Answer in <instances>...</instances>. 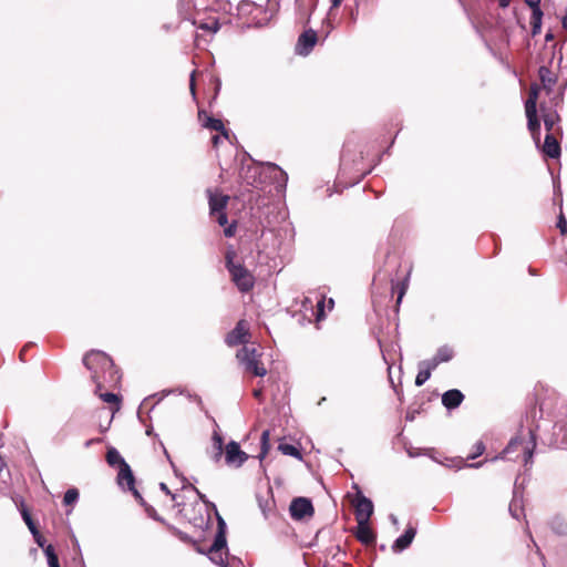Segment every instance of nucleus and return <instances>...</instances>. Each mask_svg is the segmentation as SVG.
Here are the masks:
<instances>
[{"mask_svg":"<svg viewBox=\"0 0 567 567\" xmlns=\"http://www.w3.org/2000/svg\"><path fill=\"white\" fill-rule=\"evenodd\" d=\"M215 215L216 220L220 226H226L228 224V217L225 210L217 212Z\"/></svg>","mask_w":567,"mask_h":567,"instance_id":"de8ad7c7","label":"nucleus"},{"mask_svg":"<svg viewBox=\"0 0 567 567\" xmlns=\"http://www.w3.org/2000/svg\"><path fill=\"white\" fill-rule=\"evenodd\" d=\"M563 28L567 30V14L561 20Z\"/></svg>","mask_w":567,"mask_h":567,"instance_id":"774afa93","label":"nucleus"},{"mask_svg":"<svg viewBox=\"0 0 567 567\" xmlns=\"http://www.w3.org/2000/svg\"><path fill=\"white\" fill-rule=\"evenodd\" d=\"M485 451V445L482 441H478L474 445V451L467 455V460H475L481 456Z\"/></svg>","mask_w":567,"mask_h":567,"instance_id":"4c0bfd02","label":"nucleus"},{"mask_svg":"<svg viewBox=\"0 0 567 567\" xmlns=\"http://www.w3.org/2000/svg\"><path fill=\"white\" fill-rule=\"evenodd\" d=\"M236 357L241 364V363L247 362L248 360L260 359L261 353H259L257 351V349H255V348H249L247 346H244L241 349H239L237 351Z\"/></svg>","mask_w":567,"mask_h":567,"instance_id":"393cba45","label":"nucleus"},{"mask_svg":"<svg viewBox=\"0 0 567 567\" xmlns=\"http://www.w3.org/2000/svg\"><path fill=\"white\" fill-rule=\"evenodd\" d=\"M159 488L163 491L166 495H169L173 501L176 499V494L172 493L168 486L165 483H159Z\"/></svg>","mask_w":567,"mask_h":567,"instance_id":"603ef678","label":"nucleus"},{"mask_svg":"<svg viewBox=\"0 0 567 567\" xmlns=\"http://www.w3.org/2000/svg\"><path fill=\"white\" fill-rule=\"evenodd\" d=\"M198 118L202 122L203 127L220 132L224 138L229 140V132L226 130L220 118L208 115L205 110L198 111Z\"/></svg>","mask_w":567,"mask_h":567,"instance_id":"1a4fd4ad","label":"nucleus"},{"mask_svg":"<svg viewBox=\"0 0 567 567\" xmlns=\"http://www.w3.org/2000/svg\"><path fill=\"white\" fill-rule=\"evenodd\" d=\"M235 229H236V224H231V225H228L225 229H224V234L226 237H233L235 235Z\"/></svg>","mask_w":567,"mask_h":567,"instance_id":"864d4df0","label":"nucleus"},{"mask_svg":"<svg viewBox=\"0 0 567 567\" xmlns=\"http://www.w3.org/2000/svg\"><path fill=\"white\" fill-rule=\"evenodd\" d=\"M543 12L535 11V13H532V34L537 35L540 33L542 30V19H543Z\"/></svg>","mask_w":567,"mask_h":567,"instance_id":"72a5a7b5","label":"nucleus"},{"mask_svg":"<svg viewBox=\"0 0 567 567\" xmlns=\"http://www.w3.org/2000/svg\"><path fill=\"white\" fill-rule=\"evenodd\" d=\"M255 8V3L249 0H243L239 2L237 10L240 16L250 14L252 9Z\"/></svg>","mask_w":567,"mask_h":567,"instance_id":"f704fd0d","label":"nucleus"},{"mask_svg":"<svg viewBox=\"0 0 567 567\" xmlns=\"http://www.w3.org/2000/svg\"><path fill=\"white\" fill-rule=\"evenodd\" d=\"M270 172V174H274V178L277 183V189H285L287 182H288V175L287 173L281 169L277 164L274 163H266L265 164Z\"/></svg>","mask_w":567,"mask_h":567,"instance_id":"412c9836","label":"nucleus"},{"mask_svg":"<svg viewBox=\"0 0 567 567\" xmlns=\"http://www.w3.org/2000/svg\"><path fill=\"white\" fill-rule=\"evenodd\" d=\"M511 3V0H499L501 8H507Z\"/></svg>","mask_w":567,"mask_h":567,"instance_id":"680f3d73","label":"nucleus"},{"mask_svg":"<svg viewBox=\"0 0 567 567\" xmlns=\"http://www.w3.org/2000/svg\"><path fill=\"white\" fill-rule=\"evenodd\" d=\"M530 100H533V101H534V104H536V100H537V89H536V87H534V86H533V87H532V90H530V94H529V96H528L527 101H530Z\"/></svg>","mask_w":567,"mask_h":567,"instance_id":"4d7b16f0","label":"nucleus"},{"mask_svg":"<svg viewBox=\"0 0 567 567\" xmlns=\"http://www.w3.org/2000/svg\"><path fill=\"white\" fill-rule=\"evenodd\" d=\"M208 197L209 213L214 216L217 212L226 210L229 196L223 195L217 190H212L208 188L206 190Z\"/></svg>","mask_w":567,"mask_h":567,"instance_id":"f8f14e48","label":"nucleus"},{"mask_svg":"<svg viewBox=\"0 0 567 567\" xmlns=\"http://www.w3.org/2000/svg\"><path fill=\"white\" fill-rule=\"evenodd\" d=\"M236 251L233 247L227 248L225 252V266L233 282L240 292H248L254 288L255 279L248 269L240 262H235Z\"/></svg>","mask_w":567,"mask_h":567,"instance_id":"f03ea898","label":"nucleus"},{"mask_svg":"<svg viewBox=\"0 0 567 567\" xmlns=\"http://www.w3.org/2000/svg\"><path fill=\"white\" fill-rule=\"evenodd\" d=\"M223 453H224L223 449H217V450L213 449L210 458L213 460V462L218 463L223 457Z\"/></svg>","mask_w":567,"mask_h":567,"instance_id":"8fccbe9b","label":"nucleus"},{"mask_svg":"<svg viewBox=\"0 0 567 567\" xmlns=\"http://www.w3.org/2000/svg\"><path fill=\"white\" fill-rule=\"evenodd\" d=\"M307 12V0H295V16Z\"/></svg>","mask_w":567,"mask_h":567,"instance_id":"37998d69","label":"nucleus"},{"mask_svg":"<svg viewBox=\"0 0 567 567\" xmlns=\"http://www.w3.org/2000/svg\"><path fill=\"white\" fill-rule=\"evenodd\" d=\"M556 226L559 229L561 236H567V220L563 213H560L557 217Z\"/></svg>","mask_w":567,"mask_h":567,"instance_id":"58836bf2","label":"nucleus"},{"mask_svg":"<svg viewBox=\"0 0 567 567\" xmlns=\"http://www.w3.org/2000/svg\"><path fill=\"white\" fill-rule=\"evenodd\" d=\"M508 511L515 519H519L520 514H523V506L520 501H518L517 493L514 492V496L512 502L509 503Z\"/></svg>","mask_w":567,"mask_h":567,"instance_id":"7c9ffc66","label":"nucleus"},{"mask_svg":"<svg viewBox=\"0 0 567 567\" xmlns=\"http://www.w3.org/2000/svg\"><path fill=\"white\" fill-rule=\"evenodd\" d=\"M128 492H131L133 494L134 498L138 502V504L141 506L144 507L147 505V503L143 498L142 494L136 489V487H134L133 489H130Z\"/></svg>","mask_w":567,"mask_h":567,"instance_id":"09e8293b","label":"nucleus"},{"mask_svg":"<svg viewBox=\"0 0 567 567\" xmlns=\"http://www.w3.org/2000/svg\"><path fill=\"white\" fill-rule=\"evenodd\" d=\"M289 512L293 519L301 520L308 516L311 517L315 508L310 498L296 497L290 503Z\"/></svg>","mask_w":567,"mask_h":567,"instance_id":"39448f33","label":"nucleus"},{"mask_svg":"<svg viewBox=\"0 0 567 567\" xmlns=\"http://www.w3.org/2000/svg\"><path fill=\"white\" fill-rule=\"evenodd\" d=\"M209 30L214 33L217 32L219 30V23L217 21H214Z\"/></svg>","mask_w":567,"mask_h":567,"instance_id":"052dcab7","label":"nucleus"},{"mask_svg":"<svg viewBox=\"0 0 567 567\" xmlns=\"http://www.w3.org/2000/svg\"><path fill=\"white\" fill-rule=\"evenodd\" d=\"M240 178L249 186H256L261 181L260 167L255 165L243 166Z\"/></svg>","mask_w":567,"mask_h":567,"instance_id":"2eb2a0df","label":"nucleus"},{"mask_svg":"<svg viewBox=\"0 0 567 567\" xmlns=\"http://www.w3.org/2000/svg\"><path fill=\"white\" fill-rule=\"evenodd\" d=\"M80 493L75 487L69 488L63 496V504L65 506H71L79 501Z\"/></svg>","mask_w":567,"mask_h":567,"instance_id":"473e14b6","label":"nucleus"},{"mask_svg":"<svg viewBox=\"0 0 567 567\" xmlns=\"http://www.w3.org/2000/svg\"><path fill=\"white\" fill-rule=\"evenodd\" d=\"M389 518H390V520L392 522V524H393V525H395V526H398V525H399V520H398V518H396V516H395V515L391 514V515L389 516Z\"/></svg>","mask_w":567,"mask_h":567,"instance_id":"e2e57ef3","label":"nucleus"},{"mask_svg":"<svg viewBox=\"0 0 567 567\" xmlns=\"http://www.w3.org/2000/svg\"><path fill=\"white\" fill-rule=\"evenodd\" d=\"M43 551L47 557V563L49 567H60L59 557L55 553L53 545L49 544Z\"/></svg>","mask_w":567,"mask_h":567,"instance_id":"c756f323","label":"nucleus"},{"mask_svg":"<svg viewBox=\"0 0 567 567\" xmlns=\"http://www.w3.org/2000/svg\"><path fill=\"white\" fill-rule=\"evenodd\" d=\"M318 41L317 32L313 29L305 30L298 38L296 52L299 55H308Z\"/></svg>","mask_w":567,"mask_h":567,"instance_id":"6e6552de","label":"nucleus"},{"mask_svg":"<svg viewBox=\"0 0 567 567\" xmlns=\"http://www.w3.org/2000/svg\"><path fill=\"white\" fill-rule=\"evenodd\" d=\"M212 441H213V449L214 450H217V449H223L224 450V439H223V436L217 431H214L213 436H212Z\"/></svg>","mask_w":567,"mask_h":567,"instance_id":"79ce46f5","label":"nucleus"},{"mask_svg":"<svg viewBox=\"0 0 567 567\" xmlns=\"http://www.w3.org/2000/svg\"><path fill=\"white\" fill-rule=\"evenodd\" d=\"M395 288H398L396 305H400L402 301V298L405 295L406 289H408V279H404L403 281L398 282L395 287H394V285L392 286V289H395Z\"/></svg>","mask_w":567,"mask_h":567,"instance_id":"e433bc0d","label":"nucleus"},{"mask_svg":"<svg viewBox=\"0 0 567 567\" xmlns=\"http://www.w3.org/2000/svg\"><path fill=\"white\" fill-rule=\"evenodd\" d=\"M106 462L110 466L123 467L127 463L115 447H110L106 452Z\"/></svg>","mask_w":567,"mask_h":567,"instance_id":"cd10ccee","label":"nucleus"},{"mask_svg":"<svg viewBox=\"0 0 567 567\" xmlns=\"http://www.w3.org/2000/svg\"><path fill=\"white\" fill-rule=\"evenodd\" d=\"M278 450L284 454L288 456L296 457L298 460L302 458V454L299 451V449L292 444L289 443H279Z\"/></svg>","mask_w":567,"mask_h":567,"instance_id":"c85d7f7f","label":"nucleus"},{"mask_svg":"<svg viewBox=\"0 0 567 567\" xmlns=\"http://www.w3.org/2000/svg\"><path fill=\"white\" fill-rule=\"evenodd\" d=\"M270 431L265 430L261 433L260 437V453L258 454V458L260 462V467H264L262 461L265 460L266 455L268 454L270 450Z\"/></svg>","mask_w":567,"mask_h":567,"instance_id":"bb28decb","label":"nucleus"},{"mask_svg":"<svg viewBox=\"0 0 567 567\" xmlns=\"http://www.w3.org/2000/svg\"><path fill=\"white\" fill-rule=\"evenodd\" d=\"M538 75L544 87L547 90H551V87L556 83V78L553 75L550 69L545 65L540 66L538 70Z\"/></svg>","mask_w":567,"mask_h":567,"instance_id":"a878e982","label":"nucleus"},{"mask_svg":"<svg viewBox=\"0 0 567 567\" xmlns=\"http://www.w3.org/2000/svg\"><path fill=\"white\" fill-rule=\"evenodd\" d=\"M245 371L252 373L256 377H265L267 374L266 368L260 363L259 359L248 360L241 363Z\"/></svg>","mask_w":567,"mask_h":567,"instance_id":"b1692460","label":"nucleus"},{"mask_svg":"<svg viewBox=\"0 0 567 567\" xmlns=\"http://www.w3.org/2000/svg\"><path fill=\"white\" fill-rule=\"evenodd\" d=\"M219 141H220V136H219V135H214V136L212 137V142H213V144H214L215 146H216V145H218Z\"/></svg>","mask_w":567,"mask_h":567,"instance_id":"69168bd1","label":"nucleus"},{"mask_svg":"<svg viewBox=\"0 0 567 567\" xmlns=\"http://www.w3.org/2000/svg\"><path fill=\"white\" fill-rule=\"evenodd\" d=\"M30 533L32 534V536H33L34 542L37 543V545H38L39 547H41V548L44 550V548H47V546H48L49 544H47L45 538L41 535V533L39 532V529L32 530V532H30Z\"/></svg>","mask_w":567,"mask_h":567,"instance_id":"a19ab883","label":"nucleus"},{"mask_svg":"<svg viewBox=\"0 0 567 567\" xmlns=\"http://www.w3.org/2000/svg\"><path fill=\"white\" fill-rule=\"evenodd\" d=\"M540 1L542 0H525V3L532 9V13H535V11L543 12Z\"/></svg>","mask_w":567,"mask_h":567,"instance_id":"49530a36","label":"nucleus"},{"mask_svg":"<svg viewBox=\"0 0 567 567\" xmlns=\"http://www.w3.org/2000/svg\"><path fill=\"white\" fill-rule=\"evenodd\" d=\"M548 526L551 532L558 536L567 535V520L560 515L553 516L548 520Z\"/></svg>","mask_w":567,"mask_h":567,"instance_id":"5701e85b","label":"nucleus"},{"mask_svg":"<svg viewBox=\"0 0 567 567\" xmlns=\"http://www.w3.org/2000/svg\"><path fill=\"white\" fill-rule=\"evenodd\" d=\"M485 462H487V460H485ZM484 461L483 462H477V463H473V464H467L468 467H481L483 465Z\"/></svg>","mask_w":567,"mask_h":567,"instance_id":"0e129e2a","label":"nucleus"},{"mask_svg":"<svg viewBox=\"0 0 567 567\" xmlns=\"http://www.w3.org/2000/svg\"><path fill=\"white\" fill-rule=\"evenodd\" d=\"M354 506L357 523H369L374 511L373 502L358 491Z\"/></svg>","mask_w":567,"mask_h":567,"instance_id":"0eeeda50","label":"nucleus"},{"mask_svg":"<svg viewBox=\"0 0 567 567\" xmlns=\"http://www.w3.org/2000/svg\"><path fill=\"white\" fill-rule=\"evenodd\" d=\"M167 527L174 532L175 535H177L182 540H188V536L183 533L182 530L177 529L176 527L167 524Z\"/></svg>","mask_w":567,"mask_h":567,"instance_id":"3c124183","label":"nucleus"},{"mask_svg":"<svg viewBox=\"0 0 567 567\" xmlns=\"http://www.w3.org/2000/svg\"><path fill=\"white\" fill-rule=\"evenodd\" d=\"M463 401L464 394L458 389H451L442 394V404L449 411L458 408Z\"/></svg>","mask_w":567,"mask_h":567,"instance_id":"4468645a","label":"nucleus"},{"mask_svg":"<svg viewBox=\"0 0 567 567\" xmlns=\"http://www.w3.org/2000/svg\"><path fill=\"white\" fill-rule=\"evenodd\" d=\"M543 153L547 157L553 159L558 158L560 156L561 150L559 142L551 133H547L545 136Z\"/></svg>","mask_w":567,"mask_h":567,"instance_id":"dca6fc26","label":"nucleus"},{"mask_svg":"<svg viewBox=\"0 0 567 567\" xmlns=\"http://www.w3.org/2000/svg\"><path fill=\"white\" fill-rule=\"evenodd\" d=\"M416 532L417 530H416L415 526L408 525L404 533L393 542V544L391 546L392 551L395 554H400V553L404 551L405 549H408L411 546V544L416 535Z\"/></svg>","mask_w":567,"mask_h":567,"instance_id":"9b49d317","label":"nucleus"},{"mask_svg":"<svg viewBox=\"0 0 567 567\" xmlns=\"http://www.w3.org/2000/svg\"><path fill=\"white\" fill-rule=\"evenodd\" d=\"M436 368H431V363L427 360H422L419 362V372L415 377V385L422 386L430 378L433 370Z\"/></svg>","mask_w":567,"mask_h":567,"instance_id":"4be33fe9","label":"nucleus"},{"mask_svg":"<svg viewBox=\"0 0 567 567\" xmlns=\"http://www.w3.org/2000/svg\"><path fill=\"white\" fill-rule=\"evenodd\" d=\"M454 351L451 347L444 344L440 347L435 355L427 361L431 363V368H436L440 363L449 362L453 359Z\"/></svg>","mask_w":567,"mask_h":567,"instance_id":"6ab92c4d","label":"nucleus"},{"mask_svg":"<svg viewBox=\"0 0 567 567\" xmlns=\"http://www.w3.org/2000/svg\"><path fill=\"white\" fill-rule=\"evenodd\" d=\"M217 532L214 542L206 551L209 560L223 567H241L243 564L239 559L225 561L223 557V549H227L226 523L219 514H217Z\"/></svg>","mask_w":567,"mask_h":567,"instance_id":"7ed1b4c3","label":"nucleus"},{"mask_svg":"<svg viewBox=\"0 0 567 567\" xmlns=\"http://www.w3.org/2000/svg\"><path fill=\"white\" fill-rule=\"evenodd\" d=\"M247 337H248V330L245 327V321L239 320L236 323L235 328L230 332L227 333L225 342L229 347L245 344L248 341Z\"/></svg>","mask_w":567,"mask_h":567,"instance_id":"9d476101","label":"nucleus"},{"mask_svg":"<svg viewBox=\"0 0 567 567\" xmlns=\"http://www.w3.org/2000/svg\"><path fill=\"white\" fill-rule=\"evenodd\" d=\"M20 513H21L23 522L25 523V525L28 526L30 532L38 529L29 509L24 506L23 502H21Z\"/></svg>","mask_w":567,"mask_h":567,"instance_id":"2f4dec72","label":"nucleus"},{"mask_svg":"<svg viewBox=\"0 0 567 567\" xmlns=\"http://www.w3.org/2000/svg\"><path fill=\"white\" fill-rule=\"evenodd\" d=\"M163 450H164V453H165V455H166L167 460L169 461V463H171V465H172V467H173V470H174L175 475H176V476H179V475H178V473H177V470H176V467H175V465H174V463H173V462H172V460H171V456H169V454H168L167 450H166L164 446H163Z\"/></svg>","mask_w":567,"mask_h":567,"instance_id":"bf43d9fd","label":"nucleus"},{"mask_svg":"<svg viewBox=\"0 0 567 567\" xmlns=\"http://www.w3.org/2000/svg\"><path fill=\"white\" fill-rule=\"evenodd\" d=\"M189 487L196 493V495L198 496V498L204 502V503H207V499H206V495L203 494L196 486L194 485H189Z\"/></svg>","mask_w":567,"mask_h":567,"instance_id":"6e6d98bb","label":"nucleus"},{"mask_svg":"<svg viewBox=\"0 0 567 567\" xmlns=\"http://www.w3.org/2000/svg\"><path fill=\"white\" fill-rule=\"evenodd\" d=\"M543 121H544L546 131L548 133H550V131L553 130L554 124H555V116L553 114H545L543 116Z\"/></svg>","mask_w":567,"mask_h":567,"instance_id":"c03bdc74","label":"nucleus"},{"mask_svg":"<svg viewBox=\"0 0 567 567\" xmlns=\"http://www.w3.org/2000/svg\"><path fill=\"white\" fill-rule=\"evenodd\" d=\"M405 419H406V421H413L414 420V412H408Z\"/></svg>","mask_w":567,"mask_h":567,"instance_id":"338daca9","label":"nucleus"},{"mask_svg":"<svg viewBox=\"0 0 567 567\" xmlns=\"http://www.w3.org/2000/svg\"><path fill=\"white\" fill-rule=\"evenodd\" d=\"M318 6V0H307V11L313 14Z\"/></svg>","mask_w":567,"mask_h":567,"instance_id":"5fc2aeb1","label":"nucleus"},{"mask_svg":"<svg viewBox=\"0 0 567 567\" xmlns=\"http://www.w3.org/2000/svg\"><path fill=\"white\" fill-rule=\"evenodd\" d=\"M311 17H312V13H310L309 11L300 14V16H297L296 17V20L298 22H300L303 27L308 25L311 21Z\"/></svg>","mask_w":567,"mask_h":567,"instance_id":"a18cd8bd","label":"nucleus"},{"mask_svg":"<svg viewBox=\"0 0 567 567\" xmlns=\"http://www.w3.org/2000/svg\"><path fill=\"white\" fill-rule=\"evenodd\" d=\"M525 111L527 117V127L533 134V137L536 140V135H539L540 122L537 118V107L533 100L526 101Z\"/></svg>","mask_w":567,"mask_h":567,"instance_id":"ddd939ff","label":"nucleus"},{"mask_svg":"<svg viewBox=\"0 0 567 567\" xmlns=\"http://www.w3.org/2000/svg\"><path fill=\"white\" fill-rule=\"evenodd\" d=\"M355 537L363 545H372L377 539L375 533L371 529L369 523H358Z\"/></svg>","mask_w":567,"mask_h":567,"instance_id":"a211bd4d","label":"nucleus"},{"mask_svg":"<svg viewBox=\"0 0 567 567\" xmlns=\"http://www.w3.org/2000/svg\"><path fill=\"white\" fill-rule=\"evenodd\" d=\"M83 364L92 373L91 378L96 384L95 393L102 389L103 382L117 383L121 379L111 357L102 351L87 352L83 358Z\"/></svg>","mask_w":567,"mask_h":567,"instance_id":"f257e3e1","label":"nucleus"},{"mask_svg":"<svg viewBox=\"0 0 567 567\" xmlns=\"http://www.w3.org/2000/svg\"><path fill=\"white\" fill-rule=\"evenodd\" d=\"M144 509H145V512H146V514H147V516L150 518H152V519H154L156 522H159V523H162V524L167 526L168 523L165 520L164 517L158 515V513L156 512V509L152 505L147 504L146 506H144Z\"/></svg>","mask_w":567,"mask_h":567,"instance_id":"c9c22d12","label":"nucleus"},{"mask_svg":"<svg viewBox=\"0 0 567 567\" xmlns=\"http://www.w3.org/2000/svg\"><path fill=\"white\" fill-rule=\"evenodd\" d=\"M529 436L530 440L528 442H524L523 439L516 436L513 437L506 447L503 450L502 455H497L493 458H491V462H494L498 458H503L504 456L511 455L512 453L518 451L519 449L523 452V462L524 466L527 467L528 465L533 464V456L534 451L536 447V432L533 429H529Z\"/></svg>","mask_w":567,"mask_h":567,"instance_id":"20e7f679","label":"nucleus"},{"mask_svg":"<svg viewBox=\"0 0 567 567\" xmlns=\"http://www.w3.org/2000/svg\"><path fill=\"white\" fill-rule=\"evenodd\" d=\"M257 502L262 516L265 519H268L275 509V499L271 491L268 492L266 497L258 494Z\"/></svg>","mask_w":567,"mask_h":567,"instance_id":"aec40b11","label":"nucleus"},{"mask_svg":"<svg viewBox=\"0 0 567 567\" xmlns=\"http://www.w3.org/2000/svg\"><path fill=\"white\" fill-rule=\"evenodd\" d=\"M249 455L240 449L236 441H230L225 447V462L228 466L240 467L248 460Z\"/></svg>","mask_w":567,"mask_h":567,"instance_id":"423d86ee","label":"nucleus"},{"mask_svg":"<svg viewBox=\"0 0 567 567\" xmlns=\"http://www.w3.org/2000/svg\"><path fill=\"white\" fill-rule=\"evenodd\" d=\"M116 481L121 487H124L125 483L127 491L133 489L135 487V476L128 463H124L123 467H120Z\"/></svg>","mask_w":567,"mask_h":567,"instance_id":"f3484780","label":"nucleus"},{"mask_svg":"<svg viewBox=\"0 0 567 567\" xmlns=\"http://www.w3.org/2000/svg\"><path fill=\"white\" fill-rule=\"evenodd\" d=\"M100 398L102 399L103 402H106V403H117L118 404L121 401L120 396L113 392L101 393Z\"/></svg>","mask_w":567,"mask_h":567,"instance_id":"ea45409f","label":"nucleus"},{"mask_svg":"<svg viewBox=\"0 0 567 567\" xmlns=\"http://www.w3.org/2000/svg\"><path fill=\"white\" fill-rule=\"evenodd\" d=\"M330 2H331V6H330V9H329V13L332 10L337 9L341 4L342 0H330Z\"/></svg>","mask_w":567,"mask_h":567,"instance_id":"13d9d810","label":"nucleus"}]
</instances>
